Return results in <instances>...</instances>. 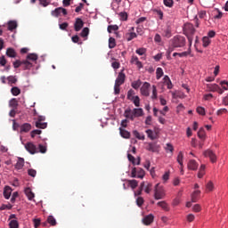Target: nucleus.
Listing matches in <instances>:
<instances>
[{"label": "nucleus", "instance_id": "f257e3e1", "mask_svg": "<svg viewBox=\"0 0 228 228\" xmlns=\"http://www.w3.org/2000/svg\"><path fill=\"white\" fill-rule=\"evenodd\" d=\"M169 48L167 50V54L170 56L175 49H179L186 45V37L183 36H175L169 41Z\"/></svg>", "mask_w": 228, "mask_h": 228}, {"label": "nucleus", "instance_id": "0e129e2a", "mask_svg": "<svg viewBox=\"0 0 228 228\" xmlns=\"http://www.w3.org/2000/svg\"><path fill=\"white\" fill-rule=\"evenodd\" d=\"M51 4V2H48V0H39V4H41V6H44L45 8V6H49V4Z\"/></svg>", "mask_w": 228, "mask_h": 228}, {"label": "nucleus", "instance_id": "4d7b16f0", "mask_svg": "<svg viewBox=\"0 0 228 228\" xmlns=\"http://www.w3.org/2000/svg\"><path fill=\"white\" fill-rule=\"evenodd\" d=\"M196 111L199 115H206V109H204V107H198Z\"/></svg>", "mask_w": 228, "mask_h": 228}, {"label": "nucleus", "instance_id": "4be33fe9", "mask_svg": "<svg viewBox=\"0 0 228 228\" xmlns=\"http://www.w3.org/2000/svg\"><path fill=\"white\" fill-rule=\"evenodd\" d=\"M217 88H218L217 84H208L207 85V90L208 92H216Z\"/></svg>", "mask_w": 228, "mask_h": 228}, {"label": "nucleus", "instance_id": "37998d69", "mask_svg": "<svg viewBox=\"0 0 228 228\" xmlns=\"http://www.w3.org/2000/svg\"><path fill=\"white\" fill-rule=\"evenodd\" d=\"M151 99H153V100L158 99V89H157L156 86H152V95H151Z\"/></svg>", "mask_w": 228, "mask_h": 228}, {"label": "nucleus", "instance_id": "a18cd8bd", "mask_svg": "<svg viewBox=\"0 0 228 228\" xmlns=\"http://www.w3.org/2000/svg\"><path fill=\"white\" fill-rule=\"evenodd\" d=\"M143 177H145V171L143 169L140 168L137 171V178L138 179H143Z\"/></svg>", "mask_w": 228, "mask_h": 228}, {"label": "nucleus", "instance_id": "338daca9", "mask_svg": "<svg viewBox=\"0 0 228 228\" xmlns=\"http://www.w3.org/2000/svg\"><path fill=\"white\" fill-rule=\"evenodd\" d=\"M13 67H14V69H19V67H22V61H14Z\"/></svg>", "mask_w": 228, "mask_h": 228}, {"label": "nucleus", "instance_id": "de8ad7c7", "mask_svg": "<svg viewBox=\"0 0 228 228\" xmlns=\"http://www.w3.org/2000/svg\"><path fill=\"white\" fill-rule=\"evenodd\" d=\"M143 186H145V183H144V182H142V183H141L139 190L134 192V195H135V196H140V195H142V191H143Z\"/></svg>", "mask_w": 228, "mask_h": 228}, {"label": "nucleus", "instance_id": "9b49d317", "mask_svg": "<svg viewBox=\"0 0 228 228\" xmlns=\"http://www.w3.org/2000/svg\"><path fill=\"white\" fill-rule=\"evenodd\" d=\"M83 26H85V22H83V20H81V18H77L74 24L75 31H81Z\"/></svg>", "mask_w": 228, "mask_h": 228}, {"label": "nucleus", "instance_id": "c756f323", "mask_svg": "<svg viewBox=\"0 0 228 228\" xmlns=\"http://www.w3.org/2000/svg\"><path fill=\"white\" fill-rule=\"evenodd\" d=\"M27 60H29L30 61H37V60H38V55L37 53H28Z\"/></svg>", "mask_w": 228, "mask_h": 228}, {"label": "nucleus", "instance_id": "a19ab883", "mask_svg": "<svg viewBox=\"0 0 228 228\" xmlns=\"http://www.w3.org/2000/svg\"><path fill=\"white\" fill-rule=\"evenodd\" d=\"M89 33H90V28H84L80 35L83 38H85V37H88Z\"/></svg>", "mask_w": 228, "mask_h": 228}, {"label": "nucleus", "instance_id": "f8f14e48", "mask_svg": "<svg viewBox=\"0 0 228 228\" xmlns=\"http://www.w3.org/2000/svg\"><path fill=\"white\" fill-rule=\"evenodd\" d=\"M154 222V216L152 214H150L142 219V223L144 225H151Z\"/></svg>", "mask_w": 228, "mask_h": 228}, {"label": "nucleus", "instance_id": "8fccbe9b", "mask_svg": "<svg viewBox=\"0 0 228 228\" xmlns=\"http://www.w3.org/2000/svg\"><path fill=\"white\" fill-rule=\"evenodd\" d=\"M136 54H139V56H143V54H145V53H147V49L145 48H138L135 51Z\"/></svg>", "mask_w": 228, "mask_h": 228}, {"label": "nucleus", "instance_id": "69168bd1", "mask_svg": "<svg viewBox=\"0 0 228 228\" xmlns=\"http://www.w3.org/2000/svg\"><path fill=\"white\" fill-rule=\"evenodd\" d=\"M152 191V183H148L147 186L145 187V193H151V191Z\"/></svg>", "mask_w": 228, "mask_h": 228}, {"label": "nucleus", "instance_id": "3c124183", "mask_svg": "<svg viewBox=\"0 0 228 228\" xmlns=\"http://www.w3.org/2000/svg\"><path fill=\"white\" fill-rule=\"evenodd\" d=\"M143 202H145V200H143V198L142 197H138L136 199V205L139 207V208H142L143 206Z\"/></svg>", "mask_w": 228, "mask_h": 228}, {"label": "nucleus", "instance_id": "2f4dec72", "mask_svg": "<svg viewBox=\"0 0 228 228\" xmlns=\"http://www.w3.org/2000/svg\"><path fill=\"white\" fill-rule=\"evenodd\" d=\"M36 127H37L38 129H45L47 127V123L45 122H36Z\"/></svg>", "mask_w": 228, "mask_h": 228}, {"label": "nucleus", "instance_id": "412c9836", "mask_svg": "<svg viewBox=\"0 0 228 228\" xmlns=\"http://www.w3.org/2000/svg\"><path fill=\"white\" fill-rule=\"evenodd\" d=\"M200 197V191H194L191 195V202H197Z\"/></svg>", "mask_w": 228, "mask_h": 228}, {"label": "nucleus", "instance_id": "680f3d73", "mask_svg": "<svg viewBox=\"0 0 228 228\" xmlns=\"http://www.w3.org/2000/svg\"><path fill=\"white\" fill-rule=\"evenodd\" d=\"M162 179H163L164 183H167V181H168V179H170V172L169 171L166 172L163 175Z\"/></svg>", "mask_w": 228, "mask_h": 228}, {"label": "nucleus", "instance_id": "bb28decb", "mask_svg": "<svg viewBox=\"0 0 228 228\" xmlns=\"http://www.w3.org/2000/svg\"><path fill=\"white\" fill-rule=\"evenodd\" d=\"M128 186L132 188V190H134L135 188L138 187V181L136 180H128Z\"/></svg>", "mask_w": 228, "mask_h": 228}, {"label": "nucleus", "instance_id": "dca6fc26", "mask_svg": "<svg viewBox=\"0 0 228 228\" xmlns=\"http://www.w3.org/2000/svg\"><path fill=\"white\" fill-rule=\"evenodd\" d=\"M31 131V124L24 123L20 126V133H29Z\"/></svg>", "mask_w": 228, "mask_h": 228}, {"label": "nucleus", "instance_id": "423d86ee", "mask_svg": "<svg viewBox=\"0 0 228 228\" xmlns=\"http://www.w3.org/2000/svg\"><path fill=\"white\" fill-rule=\"evenodd\" d=\"M126 83V74L124 73V70L120 71L118 75V77L116 78L115 85L118 86H122Z\"/></svg>", "mask_w": 228, "mask_h": 228}, {"label": "nucleus", "instance_id": "a878e982", "mask_svg": "<svg viewBox=\"0 0 228 228\" xmlns=\"http://www.w3.org/2000/svg\"><path fill=\"white\" fill-rule=\"evenodd\" d=\"M183 158H184V155L183 154V151H179V153L177 155L176 161H177V163H179L181 168H183Z\"/></svg>", "mask_w": 228, "mask_h": 228}, {"label": "nucleus", "instance_id": "7c9ffc66", "mask_svg": "<svg viewBox=\"0 0 228 228\" xmlns=\"http://www.w3.org/2000/svg\"><path fill=\"white\" fill-rule=\"evenodd\" d=\"M9 228H19V221L18 220L9 221Z\"/></svg>", "mask_w": 228, "mask_h": 228}, {"label": "nucleus", "instance_id": "58836bf2", "mask_svg": "<svg viewBox=\"0 0 228 228\" xmlns=\"http://www.w3.org/2000/svg\"><path fill=\"white\" fill-rule=\"evenodd\" d=\"M202 42H203V47H208L209 44H211V39H209V37H204L202 38Z\"/></svg>", "mask_w": 228, "mask_h": 228}, {"label": "nucleus", "instance_id": "f704fd0d", "mask_svg": "<svg viewBox=\"0 0 228 228\" xmlns=\"http://www.w3.org/2000/svg\"><path fill=\"white\" fill-rule=\"evenodd\" d=\"M116 45H117V43L115 41V38L110 37L109 38V48L110 49H114V47H116Z\"/></svg>", "mask_w": 228, "mask_h": 228}, {"label": "nucleus", "instance_id": "cd10ccee", "mask_svg": "<svg viewBox=\"0 0 228 228\" xmlns=\"http://www.w3.org/2000/svg\"><path fill=\"white\" fill-rule=\"evenodd\" d=\"M11 94L17 97V95H20V89L17 86H13L11 89Z\"/></svg>", "mask_w": 228, "mask_h": 228}, {"label": "nucleus", "instance_id": "72a5a7b5", "mask_svg": "<svg viewBox=\"0 0 228 228\" xmlns=\"http://www.w3.org/2000/svg\"><path fill=\"white\" fill-rule=\"evenodd\" d=\"M158 206H159V208H162V209H164V211H168V204H167L166 201L158 202Z\"/></svg>", "mask_w": 228, "mask_h": 228}, {"label": "nucleus", "instance_id": "e433bc0d", "mask_svg": "<svg viewBox=\"0 0 228 228\" xmlns=\"http://www.w3.org/2000/svg\"><path fill=\"white\" fill-rule=\"evenodd\" d=\"M47 222L50 224V225H53V226L56 225V224H57L56 219L53 216H49L47 217Z\"/></svg>", "mask_w": 228, "mask_h": 228}, {"label": "nucleus", "instance_id": "aec40b11", "mask_svg": "<svg viewBox=\"0 0 228 228\" xmlns=\"http://www.w3.org/2000/svg\"><path fill=\"white\" fill-rule=\"evenodd\" d=\"M9 106H10V108H12V110H17V108L19 106V102L17 101V99L12 98L9 102Z\"/></svg>", "mask_w": 228, "mask_h": 228}, {"label": "nucleus", "instance_id": "13d9d810", "mask_svg": "<svg viewBox=\"0 0 228 228\" xmlns=\"http://www.w3.org/2000/svg\"><path fill=\"white\" fill-rule=\"evenodd\" d=\"M164 37H166V38H170V37H172V30H170V28H167L166 30H164Z\"/></svg>", "mask_w": 228, "mask_h": 228}, {"label": "nucleus", "instance_id": "c85d7f7f", "mask_svg": "<svg viewBox=\"0 0 228 228\" xmlns=\"http://www.w3.org/2000/svg\"><path fill=\"white\" fill-rule=\"evenodd\" d=\"M134 136L137 138V140H145V135L143 134H140L138 131L134 130L133 132Z\"/></svg>", "mask_w": 228, "mask_h": 228}, {"label": "nucleus", "instance_id": "09e8293b", "mask_svg": "<svg viewBox=\"0 0 228 228\" xmlns=\"http://www.w3.org/2000/svg\"><path fill=\"white\" fill-rule=\"evenodd\" d=\"M7 81L10 83V85H15V83H17V77L10 76L7 77Z\"/></svg>", "mask_w": 228, "mask_h": 228}, {"label": "nucleus", "instance_id": "20e7f679", "mask_svg": "<svg viewBox=\"0 0 228 228\" xmlns=\"http://www.w3.org/2000/svg\"><path fill=\"white\" fill-rule=\"evenodd\" d=\"M154 199L155 200H161V199H165V189L163 186L157 183L154 189Z\"/></svg>", "mask_w": 228, "mask_h": 228}, {"label": "nucleus", "instance_id": "4468645a", "mask_svg": "<svg viewBox=\"0 0 228 228\" xmlns=\"http://www.w3.org/2000/svg\"><path fill=\"white\" fill-rule=\"evenodd\" d=\"M19 24L17 23V20H9L7 22V29L9 31H13L16 28H18Z\"/></svg>", "mask_w": 228, "mask_h": 228}, {"label": "nucleus", "instance_id": "ea45409f", "mask_svg": "<svg viewBox=\"0 0 228 228\" xmlns=\"http://www.w3.org/2000/svg\"><path fill=\"white\" fill-rule=\"evenodd\" d=\"M133 102V103L134 104V106H136V108H140V97L139 96H134L132 100H130Z\"/></svg>", "mask_w": 228, "mask_h": 228}, {"label": "nucleus", "instance_id": "ddd939ff", "mask_svg": "<svg viewBox=\"0 0 228 228\" xmlns=\"http://www.w3.org/2000/svg\"><path fill=\"white\" fill-rule=\"evenodd\" d=\"M187 167L189 170H197V168H199V163H197V160L195 159H191L189 160Z\"/></svg>", "mask_w": 228, "mask_h": 228}, {"label": "nucleus", "instance_id": "e2e57ef3", "mask_svg": "<svg viewBox=\"0 0 228 228\" xmlns=\"http://www.w3.org/2000/svg\"><path fill=\"white\" fill-rule=\"evenodd\" d=\"M28 174L30 177H37V170L35 169H28Z\"/></svg>", "mask_w": 228, "mask_h": 228}, {"label": "nucleus", "instance_id": "bf43d9fd", "mask_svg": "<svg viewBox=\"0 0 228 228\" xmlns=\"http://www.w3.org/2000/svg\"><path fill=\"white\" fill-rule=\"evenodd\" d=\"M223 90H228V81L223 80L220 82Z\"/></svg>", "mask_w": 228, "mask_h": 228}, {"label": "nucleus", "instance_id": "c03bdc74", "mask_svg": "<svg viewBox=\"0 0 228 228\" xmlns=\"http://www.w3.org/2000/svg\"><path fill=\"white\" fill-rule=\"evenodd\" d=\"M163 4L167 8H172V6H174V0H163Z\"/></svg>", "mask_w": 228, "mask_h": 228}, {"label": "nucleus", "instance_id": "6e6552de", "mask_svg": "<svg viewBox=\"0 0 228 228\" xmlns=\"http://www.w3.org/2000/svg\"><path fill=\"white\" fill-rule=\"evenodd\" d=\"M25 149L29 152V154H37L38 152V150L37 149V145H35L33 142H28L25 144Z\"/></svg>", "mask_w": 228, "mask_h": 228}, {"label": "nucleus", "instance_id": "2eb2a0df", "mask_svg": "<svg viewBox=\"0 0 228 228\" xmlns=\"http://www.w3.org/2000/svg\"><path fill=\"white\" fill-rule=\"evenodd\" d=\"M4 197L8 200L10 197H12V187L10 186H5L4 188Z\"/></svg>", "mask_w": 228, "mask_h": 228}, {"label": "nucleus", "instance_id": "c9c22d12", "mask_svg": "<svg viewBox=\"0 0 228 228\" xmlns=\"http://www.w3.org/2000/svg\"><path fill=\"white\" fill-rule=\"evenodd\" d=\"M137 35L134 32H130L128 34H126V40L127 42H131V40H133L134 38H136Z\"/></svg>", "mask_w": 228, "mask_h": 228}, {"label": "nucleus", "instance_id": "052dcab7", "mask_svg": "<svg viewBox=\"0 0 228 228\" xmlns=\"http://www.w3.org/2000/svg\"><path fill=\"white\" fill-rule=\"evenodd\" d=\"M36 134H42V130L37 129V130L31 131V133H30L31 138H35Z\"/></svg>", "mask_w": 228, "mask_h": 228}, {"label": "nucleus", "instance_id": "393cba45", "mask_svg": "<svg viewBox=\"0 0 228 228\" xmlns=\"http://www.w3.org/2000/svg\"><path fill=\"white\" fill-rule=\"evenodd\" d=\"M131 86L134 90H138V88H140V86H142V80L138 79L136 81L132 82Z\"/></svg>", "mask_w": 228, "mask_h": 228}, {"label": "nucleus", "instance_id": "4c0bfd02", "mask_svg": "<svg viewBox=\"0 0 228 228\" xmlns=\"http://www.w3.org/2000/svg\"><path fill=\"white\" fill-rule=\"evenodd\" d=\"M156 77H157V79H161V77H163V69H161V68L157 69Z\"/></svg>", "mask_w": 228, "mask_h": 228}, {"label": "nucleus", "instance_id": "f03ea898", "mask_svg": "<svg viewBox=\"0 0 228 228\" xmlns=\"http://www.w3.org/2000/svg\"><path fill=\"white\" fill-rule=\"evenodd\" d=\"M124 117L126 118H129V120H134V118H137L138 117H143V109H126L124 113Z\"/></svg>", "mask_w": 228, "mask_h": 228}, {"label": "nucleus", "instance_id": "a211bd4d", "mask_svg": "<svg viewBox=\"0 0 228 228\" xmlns=\"http://www.w3.org/2000/svg\"><path fill=\"white\" fill-rule=\"evenodd\" d=\"M25 194L28 197V200H33L35 199V193L31 191V188H26L25 189Z\"/></svg>", "mask_w": 228, "mask_h": 228}, {"label": "nucleus", "instance_id": "39448f33", "mask_svg": "<svg viewBox=\"0 0 228 228\" xmlns=\"http://www.w3.org/2000/svg\"><path fill=\"white\" fill-rule=\"evenodd\" d=\"M145 149L149 151V152H159L160 146L156 142H147Z\"/></svg>", "mask_w": 228, "mask_h": 228}, {"label": "nucleus", "instance_id": "49530a36", "mask_svg": "<svg viewBox=\"0 0 228 228\" xmlns=\"http://www.w3.org/2000/svg\"><path fill=\"white\" fill-rule=\"evenodd\" d=\"M134 97V90L133 89H130L128 92H127V96L126 98L128 99V101H133V98Z\"/></svg>", "mask_w": 228, "mask_h": 228}, {"label": "nucleus", "instance_id": "6e6d98bb", "mask_svg": "<svg viewBox=\"0 0 228 228\" xmlns=\"http://www.w3.org/2000/svg\"><path fill=\"white\" fill-rule=\"evenodd\" d=\"M107 29H108L109 33H111V31H118V26H117V25H110Z\"/></svg>", "mask_w": 228, "mask_h": 228}, {"label": "nucleus", "instance_id": "5fc2aeb1", "mask_svg": "<svg viewBox=\"0 0 228 228\" xmlns=\"http://www.w3.org/2000/svg\"><path fill=\"white\" fill-rule=\"evenodd\" d=\"M165 149L167 152H174V146L171 143H167Z\"/></svg>", "mask_w": 228, "mask_h": 228}, {"label": "nucleus", "instance_id": "5701e85b", "mask_svg": "<svg viewBox=\"0 0 228 228\" xmlns=\"http://www.w3.org/2000/svg\"><path fill=\"white\" fill-rule=\"evenodd\" d=\"M6 54L9 58H15V56H17V53L12 48H8L6 51Z\"/></svg>", "mask_w": 228, "mask_h": 228}, {"label": "nucleus", "instance_id": "79ce46f5", "mask_svg": "<svg viewBox=\"0 0 228 228\" xmlns=\"http://www.w3.org/2000/svg\"><path fill=\"white\" fill-rule=\"evenodd\" d=\"M146 134L148 135V138H150L151 140H156V136L154 135V132L152 130H146Z\"/></svg>", "mask_w": 228, "mask_h": 228}, {"label": "nucleus", "instance_id": "864d4df0", "mask_svg": "<svg viewBox=\"0 0 228 228\" xmlns=\"http://www.w3.org/2000/svg\"><path fill=\"white\" fill-rule=\"evenodd\" d=\"M214 188L213 182H208L206 185L207 191H213Z\"/></svg>", "mask_w": 228, "mask_h": 228}, {"label": "nucleus", "instance_id": "0eeeda50", "mask_svg": "<svg viewBox=\"0 0 228 228\" xmlns=\"http://www.w3.org/2000/svg\"><path fill=\"white\" fill-rule=\"evenodd\" d=\"M205 158H209L211 163H216V154L211 150H207L204 151Z\"/></svg>", "mask_w": 228, "mask_h": 228}, {"label": "nucleus", "instance_id": "603ef678", "mask_svg": "<svg viewBox=\"0 0 228 228\" xmlns=\"http://www.w3.org/2000/svg\"><path fill=\"white\" fill-rule=\"evenodd\" d=\"M38 149H39V151L41 152V154H45V152H47V146H45V145L39 144Z\"/></svg>", "mask_w": 228, "mask_h": 228}, {"label": "nucleus", "instance_id": "1a4fd4ad", "mask_svg": "<svg viewBox=\"0 0 228 228\" xmlns=\"http://www.w3.org/2000/svg\"><path fill=\"white\" fill-rule=\"evenodd\" d=\"M52 15L53 17H60V15L62 13L63 15H67V9L59 7L56 8L55 10L52 11Z\"/></svg>", "mask_w": 228, "mask_h": 228}, {"label": "nucleus", "instance_id": "7ed1b4c3", "mask_svg": "<svg viewBox=\"0 0 228 228\" xmlns=\"http://www.w3.org/2000/svg\"><path fill=\"white\" fill-rule=\"evenodd\" d=\"M183 34L188 38L189 45H191L195 37V28L191 23H185L183 26Z\"/></svg>", "mask_w": 228, "mask_h": 228}, {"label": "nucleus", "instance_id": "b1692460", "mask_svg": "<svg viewBox=\"0 0 228 228\" xmlns=\"http://www.w3.org/2000/svg\"><path fill=\"white\" fill-rule=\"evenodd\" d=\"M120 131V135L122 136V138H130L131 137V133H129L128 131L119 128Z\"/></svg>", "mask_w": 228, "mask_h": 228}, {"label": "nucleus", "instance_id": "f3484780", "mask_svg": "<svg viewBox=\"0 0 228 228\" xmlns=\"http://www.w3.org/2000/svg\"><path fill=\"white\" fill-rule=\"evenodd\" d=\"M22 168H24V159L19 158L18 161L15 165V169L16 170H22Z\"/></svg>", "mask_w": 228, "mask_h": 228}, {"label": "nucleus", "instance_id": "473e14b6", "mask_svg": "<svg viewBox=\"0 0 228 228\" xmlns=\"http://www.w3.org/2000/svg\"><path fill=\"white\" fill-rule=\"evenodd\" d=\"M198 136L200 138V140H205L206 139V131L204 128H200L198 132Z\"/></svg>", "mask_w": 228, "mask_h": 228}, {"label": "nucleus", "instance_id": "9d476101", "mask_svg": "<svg viewBox=\"0 0 228 228\" xmlns=\"http://www.w3.org/2000/svg\"><path fill=\"white\" fill-rule=\"evenodd\" d=\"M149 88H151V84L149 82H145L141 87L142 95H144V97H149V95L151 94L149 93Z\"/></svg>", "mask_w": 228, "mask_h": 228}, {"label": "nucleus", "instance_id": "774afa93", "mask_svg": "<svg viewBox=\"0 0 228 228\" xmlns=\"http://www.w3.org/2000/svg\"><path fill=\"white\" fill-rule=\"evenodd\" d=\"M203 99L205 101H211V99H213V94H207L203 96Z\"/></svg>", "mask_w": 228, "mask_h": 228}, {"label": "nucleus", "instance_id": "6ab92c4d", "mask_svg": "<svg viewBox=\"0 0 228 228\" xmlns=\"http://www.w3.org/2000/svg\"><path fill=\"white\" fill-rule=\"evenodd\" d=\"M21 67L23 68V70H29L33 67V63H31L29 61H23Z\"/></svg>", "mask_w": 228, "mask_h": 228}]
</instances>
